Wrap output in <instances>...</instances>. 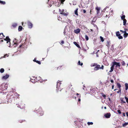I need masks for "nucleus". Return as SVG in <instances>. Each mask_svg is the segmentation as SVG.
Returning a JSON list of instances; mask_svg holds the SVG:
<instances>
[{"instance_id": "1", "label": "nucleus", "mask_w": 128, "mask_h": 128, "mask_svg": "<svg viewBox=\"0 0 128 128\" xmlns=\"http://www.w3.org/2000/svg\"><path fill=\"white\" fill-rule=\"evenodd\" d=\"M59 11L60 14H63L65 16H67L68 14V12H66V11L64 9L61 10L59 9Z\"/></svg>"}, {"instance_id": "2", "label": "nucleus", "mask_w": 128, "mask_h": 128, "mask_svg": "<svg viewBox=\"0 0 128 128\" xmlns=\"http://www.w3.org/2000/svg\"><path fill=\"white\" fill-rule=\"evenodd\" d=\"M112 64H113V66H114L116 65V67H117L118 66L120 67V62H112Z\"/></svg>"}, {"instance_id": "3", "label": "nucleus", "mask_w": 128, "mask_h": 128, "mask_svg": "<svg viewBox=\"0 0 128 128\" xmlns=\"http://www.w3.org/2000/svg\"><path fill=\"white\" fill-rule=\"evenodd\" d=\"M4 40L6 41H7V43H8V42H9V46H8L9 47H10V39L9 38L8 36H6V38L5 39H4Z\"/></svg>"}, {"instance_id": "4", "label": "nucleus", "mask_w": 128, "mask_h": 128, "mask_svg": "<svg viewBox=\"0 0 128 128\" xmlns=\"http://www.w3.org/2000/svg\"><path fill=\"white\" fill-rule=\"evenodd\" d=\"M104 116L106 118H109L110 116V113H108L105 114Z\"/></svg>"}, {"instance_id": "5", "label": "nucleus", "mask_w": 128, "mask_h": 128, "mask_svg": "<svg viewBox=\"0 0 128 128\" xmlns=\"http://www.w3.org/2000/svg\"><path fill=\"white\" fill-rule=\"evenodd\" d=\"M28 24L29 28H31L32 27V23L30 22H28Z\"/></svg>"}, {"instance_id": "6", "label": "nucleus", "mask_w": 128, "mask_h": 128, "mask_svg": "<svg viewBox=\"0 0 128 128\" xmlns=\"http://www.w3.org/2000/svg\"><path fill=\"white\" fill-rule=\"evenodd\" d=\"M36 78L34 77H32L31 78H30V81L32 83H34L35 81H34L35 79Z\"/></svg>"}, {"instance_id": "7", "label": "nucleus", "mask_w": 128, "mask_h": 128, "mask_svg": "<svg viewBox=\"0 0 128 128\" xmlns=\"http://www.w3.org/2000/svg\"><path fill=\"white\" fill-rule=\"evenodd\" d=\"M9 76V75L8 74H6V76H4L2 77V79H3L6 80L8 78Z\"/></svg>"}, {"instance_id": "8", "label": "nucleus", "mask_w": 128, "mask_h": 128, "mask_svg": "<svg viewBox=\"0 0 128 128\" xmlns=\"http://www.w3.org/2000/svg\"><path fill=\"white\" fill-rule=\"evenodd\" d=\"M100 68V66L99 65H96V66L94 68V70H97Z\"/></svg>"}, {"instance_id": "9", "label": "nucleus", "mask_w": 128, "mask_h": 128, "mask_svg": "<svg viewBox=\"0 0 128 128\" xmlns=\"http://www.w3.org/2000/svg\"><path fill=\"white\" fill-rule=\"evenodd\" d=\"M74 32L76 34H78L80 32V30L79 28H77L74 30Z\"/></svg>"}, {"instance_id": "10", "label": "nucleus", "mask_w": 128, "mask_h": 128, "mask_svg": "<svg viewBox=\"0 0 128 128\" xmlns=\"http://www.w3.org/2000/svg\"><path fill=\"white\" fill-rule=\"evenodd\" d=\"M96 12L97 14H98L99 12V11L100 9V7H97L96 8Z\"/></svg>"}, {"instance_id": "11", "label": "nucleus", "mask_w": 128, "mask_h": 128, "mask_svg": "<svg viewBox=\"0 0 128 128\" xmlns=\"http://www.w3.org/2000/svg\"><path fill=\"white\" fill-rule=\"evenodd\" d=\"M61 84V82H59V81H58V82H57V86H56V88H58L59 87Z\"/></svg>"}, {"instance_id": "12", "label": "nucleus", "mask_w": 128, "mask_h": 128, "mask_svg": "<svg viewBox=\"0 0 128 128\" xmlns=\"http://www.w3.org/2000/svg\"><path fill=\"white\" fill-rule=\"evenodd\" d=\"M114 66L112 64V66L110 68V70L109 71L110 72H112L113 70Z\"/></svg>"}, {"instance_id": "13", "label": "nucleus", "mask_w": 128, "mask_h": 128, "mask_svg": "<svg viewBox=\"0 0 128 128\" xmlns=\"http://www.w3.org/2000/svg\"><path fill=\"white\" fill-rule=\"evenodd\" d=\"M74 44L75 45H76L78 48H80V45L77 44V43L76 42H74Z\"/></svg>"}, {"instance_id": "14", "label": "nucleus", "mask_w": 128, "mask_h": 128, "mask_svg": "<svg viewBox=\"0 0 128 128\" xmlns=\"http://www.w3.org/2000/svg\"><path fill=\"white\" fill-rule=\"evenodd\" d=\"M125 89L126 90H127L128 89V84L126 83L125 84Z\"/></svg>"}, {"instance_id": "15", "label": "nucleus", "mask_w": 128, "mask_h": 128, "mask_svg": "<svg viewBox=\"0 0 128 128\" xmlns=\"http://www.w3.org/2000/svg\"><path fill=\"white\" fill-rule=\"evenodd\" d=\"M128 35V34L127 33L126 31H124V38H126L127 36V35Z\"/></svg>"}, {"instance_id": "16", "label": "nucleus", "mask_w": 128, "mask_h": 128, "mask_svg": "<svg viewBox=\"0 0 128 128\" xmlns=\"http://www.w3.org/2000/svg\"><path fill=\"white\" fill-rule=\"evenodd\" d=\"M17 26L16 23H14L12 24V26L14 27H16Z\"/></svg>"}, {"instance_id": "17", "label": "nucleus", "mask_w": 128, "mask_h": 128, "mask_svg": "<svg viewBox=\"0 0 128 128\" xmlns=\"http://www.w3.org/2000/svg\"><path fill=\"white\" fill-rule=\"evenodd\" d=\"M78 8H77L75 11L74 13L76 15L78 16Z\"/></svg>"}, {"instance_id": "18", "label": "nucleus", "mask_w": 128, "mask_h": 128, "mask_svg": "<svg viewBox=\"0 0 128 128\" xmlns=\"http://www.w3.org/2000/svg\"><path fill=\"white\" fill-rule=\"evenodd\" d=\"M22 29V27L21 26H19L18 27V30L19 31H21Z\"/></svg>"}, {"instance_id": "19", "label": "nucleus", "mask_w": 128, "mask_h": 128, "mask_svg": "<svg viewBox=\"0 0 128 128\" xmlns=\"http://www.w3.org/2000/svg\"><path fill=\"white\" fill-rule=\"evenodd\" d=\"M128 124V122H126L122 124V126L124 127H125Z\"/></svg>"}, {"instance_id": "20", "label": "nucleus", "mask_w": 128, "mask_h": 128, "mask_svg": "<svg viewBox=\"0 0 128 128\" xmlns=\"http://www.w3.org/2000/svg\"><path fill=\"white\" fill-rule=\"evenodd\" d=\"M0 3L4 4H6V2L4 1H1L0 0Z\"/></svg>"}, {"instance_id": "21", "label": "nucleus", "mask_w": 128, "mask_h": 128, "mask_svg": "<svg viewBox=\"0 0 128 128\" xmlns=\"http://www.w3.org/2000/svg\"><path fill=\"white\" fill-rule=\"evenodd\" d=\"M4 70L3 68H1L0 70V72L1 73H2L4 72Z\"/></svg>"}, {"instance_id": "22", "label": "nucleus", "mask_w": 128, "mask_h": 128, "mask_svg": "<svg viewBox=\"0 0 128 128\" xmlns=\"http://www.w3.org/2000/svg\"><path fill=\"white\" fill-rule=\"evenodd\" d=\"M116 35L117 36H119L120 35V32H116Z\"/></svg>"}, {"instance_id": "23", "label": "nucleus", "mask_w": 128, "mask_h": 128, "mask_svg": "<svg viewBox=\"0 0 128 128\" xmlns=\"http://www.w3.org/2000/svg\"><path fill=\"white\" fill-rule=\"evenodd\" d=\"M123 20V25L124 26L125 25L126 22V19H124Z\"/></svg>"}, {"instance_id": "24", "label": "nucleus", "mask_w": 128, "mask_h": 128, "mask_svg": "<svg viewBox=\"0 0 128 128\" xmlns=\"http://www.w3.org/2000/svg\"><path fill=\"white\" fill-rule=\"evenodd\" d=\"M78 63L79 65H80L81 66H82L83 65V64L82 62L80 64V60L78 61Z\"/></svg>"}, {"instance_id": "25", "label": "nucleus", "mask_w": 128, "mask_h": 128, "mask_svg": "<svg viewBox=\"0 0 128 128\" xmlns=\"http://www.w3.org/2000/svg\"><path fill=\"white\" fill-rule=\"evenodd\" d=\"M87 124L88 125H92L93 124V123L92 122H88Z\"/></svg>"}, {"instance_id": "26", "label": "nucleus", "mask_w": 128, "mask_h": 128, "mask_svg": "<svg viewBox=\"0 0 128 128\" xmlns=\"http://www.w3.org/2000/svg\"><path fill=\"white\" fill-rule=\"evenodd\" d=\"M33 60L34 61H35V59L34 60ZM36 62L38 64H41L40 62L39 61H36Z\"/></svg>"}, {"instance_id": "27", "label": "nucleus", "mask_w": 128, "mask_h": 128, "mask_svg": "<svg viewBox=\"0 0 128 128\" xmlns=\"http://www.w3.org/2000/svg\"><path fill=\"white\" fill-rule=\"evenodd\" d=\"M85 38L86 40H88V36L86 35L85 36Z\"/></svg>"}, {"instance_id": "28", "label": "nucleus", "mask_w": 128, "mask_h": 128, "mask_svg": "<svg viewBox=\"0 0 128 128\" xmlns=\"http://www.w3.org/2000/svg\"><path fill=\"white\" fill-rule=\"evenodd\" d=\"M125 18V16L124 15L121 17V18L122 20H124V19H125L124 18Z\"/></svg>"}, {"instance_id": "29", "label": "nucleus", "mask_w": 128, "mask_h": 128, "mask_svg": "<svg viewBox=\"0 0 128 128\" xmlns=\"http://www.w3.org/2000/svg\"><path fill=\"white\" fill-rule=\"evenodd\" d=\"M96 65L95 64H92L90 66L91 67H93V66H94Z\"/></svg>"}, {"instance_id": "30", "label": "nucleus", "mask_w": 128, "mask_h": 128, "mask_svg": "<svg viewBox=\"0 0 128 128\" xmlns=\"http://www.w3.org/2000/svg\"><path fill=\"white\" fill-rule=\"evenodd\" d=\"M125 98L126 100V102L128 103V98L126 97H125Z\"/></svg>"}, {"instance_id": "31", "label": "nucleus", "mask_w": 128, "mask_h": 128, "mask_svg": "<svg viewBox=\"0 0 128 128\" xmlns=\"http://www.w3.org/2000/svg\"><path fill=\"white\" fill-rule=\"evenodd\" d=\"M119 88H120L121 87V86L120 84L119 83H118L117 84Z\"/></svg>"}, {"instance_id": "32", "label": "nucleus", "mask_w": 128, "mask_h": 128, "mask_svg": "<svg viewBox=\"0 0 128 128\" xmlns=\"http://www.w3.org/2000/svg\"><path fill=\"white\" fill-rule=\"evenodd\" d=\"M118 38L119 39H122L123 38L122 37V36H120H120H118Z\"/></svg>"}, {"instance_id": "33", "label": "nucleus", "mask_w": 128, "mask_h": 128, "mask_svg": "<svg viewBox=\"0 0 128 128\" xmlns=\"http://www.w3.org/2000/svg\"><path fill=\"white\" fill-rule=\"evenodd\" d=\"M100 40H101L102 41V42H103L104 41V40L103 39V38H102V37L100 36Z\"/></svg>"}, {"instance_id": "34", "label": "nucleus", "mask_w": 128, "mask_h": 128, "mask_svg": "<svg viewBox=\"0 0 128 128\" xmlns=\"http://www.w3.org/2000/svg\"><path fill=\"white\" fill-rule=\"evenodd\" d=\"M122 66H124L125 64V62L124 61H123L122 62Z\"/></svg>"}, {"instance_id": "35", "label": "nucleus", "mask_w": 128, "mask_h": 128, "mask_svg": "<svg viewBox=\"0 0 128 128\" xmlns=\"http://www.w3.org/2000/svg\"><path fill=\"white\" fill-rule=\"evenodd\" d=\"M121 101L123 103H126V102L124 101L123 100V98H121Z\"/></svg>"}, {"instance_id": "36", "label": "nucleus", "mask_w": 128, "mask_h": 128, "mask_svg": "<svg viewBox=\"0 0 128 128\" xmlns=\"http://www.w3.org/2000/svg\"><path fill=\"white\" fill-rule=\"evenodd\" d=\"M102 96L104 97V98H106V96L105 95V94H102Z\"/></svg>"}, {"instance_id": "37", "label": "nucleus", "mask_w": 128, "mask_h": 128, "mask_svg": "<svg viewBox=\"0 0 128 128\" xmlns=\"http://www.w3.org/2000/svg\"><path fill=\"white\" fill-rule=\"evenodd\" d=\"M117 112L119 114H121V113L120 111L119 110H118Z\"/></svg>"}, {"instance_id": "38", "label": "nucleus", "mask_w": 128, "mask_h": 128, "mask_svg": "<svg viewBox=\"0 0 128 128\" xmlns=\"http://www.w3.org/2000/svg\"><path fill=\"white\" fill-rule=\"evenodd\" d=\"M100 69H103L104 68L103 66H102L101 67H100Z\"/></svg>"}, {"instance_id": "39", "label": "nucleus", "mask_w": 128, "mask_h": 128, "mask_svg": "<svg viewBox=\"0 0 128 128\" xmlns=\"http://www.w3.org/2000/svg\"><path fill=\"white\" fill-rule=\"evenodd\" d=\"M60 0L61 1V3L63 4V2H64L65 0Z\"/></svg>"}, {"instance_id": "40", "label": "nucleus", "mask_w": 128, "mask_h": 128, "mask_svg": "<svg viewBox=\"0 0 128 128\" xmlns=\"http://www.w3.org/2000/svg\"><path fill=\"white\" fill-rule=\"evenodd\" d=\"M7 55V54H6V55H4V57H1V58H0V59H1V58H5V57H6V55Z\"/></svg>"}, {"instance_id": "41", "label": "nucleus", "mask_w": 128, "mask_h": 128, "mask_svg": "<svg viewBox=\"0 0 128 128\" xmlns=\"http://www.w3.org/2000/svg\"><path fill=\"white\" fill-rule=\"evenodd\" d=\"M113 10H112L111 11V12H110V14L111 13V14H112L113 13Z\"/></svg>"}, {"instance_id": "42", "label": "nucleus", "mask_w": 128, "mask_h": 128, "mask_svg": "<svg viewBox=\"0 0 128 128\" xmlns=\"http://www.w3.org/2000/svg\"><path fill=\"white\" fill-rule=\"evenodd\" d=\"M108 8V7L107 6L106 7H105L104 9V11H105L106 10V9Z\"/></svg>"}, {"instance_id": "43", "label": "nucleus", "mask_w": 128, "mask_h": 128, "mask_svg": "<svg viewBox=\"0 0 128 128\" xmlns=\"http://www.w3.org/2000/svg\"><path fill=\"white\" fill-rule=\"evenodd\" d=\"M126 115L128 117V112H126Z\"/></svg>"}, {"instance_id": "44", "label": "nucleus", "mask_w": 128, "mask_h": 128, "mask_svg": "<svg viewBox=\"0 0 128 128\" xmlns=\"http://www.w3.org/2000/svg\"><path fill=\"white\" fill-rule=\"evenodd\" d=\"M36 78H38V79H40L41 78L40 77H36Z\"/></svg>"}, {"instance_id": "45", "label": "nucleus", "mask_w": 128, "mask_h": 128, "mask_svg": "<svg viewBox=\"0 0 128 128\" xmlns=\"http://www.w3.org/2000/svg\"><path fill=\"white\" fill-rule=\"evenodd\" d=\"M110 82H111L112 83H113L114 82V81L113 80H110Z\"/></svg>"}, {"instance_id": "46", "label": "nucleus", "mask_w": 128, "mask_h": 128, "mask_svg": "<svg viewBox=\"0 0 128 128\" xmlns=\"http://www.w3.org/2000/svg\"><path fill=\"white\" fill-rule=\"evenodd\" d=\"M68 22H71V20L69 19H68V20H67Z\"/></svg>"}, {"instance_id": "47", "label": "nucleus", "mask_w": 128, "mask_h": 128, "mask_svg": "<svg viewBox=\"0 0 128 128\" xmlns=\"http://www.w3.org/2000/svg\"><path fill=\"white\" fill-rule=\"evenodd\" d=\"M83 11L84 13H85L86 12V11L85 10H84Z\"/></svg>"}, {"instance_id": "48", "label": "nucleus", "mask_w": 128, "mask_h": 128, "mask_svg": "<svg viewBox=\"0 0 128 128\" xmlns=\"http://www.w3.org/2000/svg\"><path fill=\"white\" fill-rule=\"evenodd\" d=\"M108 99L110 101V102H111L112 100H110V98H108Z\"/></svg>"}, {"instance_id": "49", "label": "nucleus", "mask_w": 128, "mask_h": 128, "mask_svg": "<svg viewBox=\"0 0 128 128\" xmlns=\"http://www.w3.org/2000/svg\"><path fill=\"white\" fill-rule=\"evenodd\" d=\"M1 34H2V36H4V37L5 36L2 33H0V35Z\"/></svg>"}, {"instance_id": "50", "label": "nucleus", "mask_w": 128, "mask_h": 128, "mask_svg": "<svg viewBox=\"0 0 128 128\" xmlns=\"http://www.w3.org/2000/svg\"><path fill=\"white\" fill-rule=\"evenodd\" d=\"M64 41H62L61 42V43L62 44H63L64 43Z\"/></svg>"}, {"instance_id": "51", "label": "nucleus", "mask_w": 128, "mask_h": 128, "mask_svg": "<svg viewBox=\"0 0 128 128\" xmlns=\"http://www.w3.org/2000/svg\"><path fill=\"white\" fill-rule=\"evenodd\" d=\"M114 85H112V89H113L114 88Z\"/></svg>"}, {"instance_id": "52", "label": "nucleus", "mask_w": 128, "mask_h": 128, "mask_svg": "<svg viewBox=\"0 0 128 128\" xmlns=\"http://www.w3.org/2000/svg\"><path fill=\"white\" fill-rule=\"evenodd\" d=\"M123 115L124 116H125V114L124 113H123Z\"/></svg>"}, {"instance_id": "53", "label": "nucleus", "mask_w": 128, "mask_h": 128, "mask_svg": "<svg viewBox=\"0 0 128 128\" xmlns=\"http://www.w3.org/2000/svg\"><path fill=\"white\" fill-rule=\"evenodd\" d=\"M78 101H80V98H79Z\"/></svg>"}, {"instance_id": "54", "label": "nucleus", "mask_w": 128, "mask_h": 128, "mask_svg": "<svg viewBox=\"0 0 128 128\" xmlns=\"http://www.w3.org/2000/svg\"><path fill=\"white\" fill-rule=\"evenodd\" d=\"M42 112V113L40 114V115L41 116H42V115H43V112Z\"/></svg>"}, {"instance_id": "55", "label": "nucleus", "mask_w": 128, "mask_h": 128, "mask_svg": "<svg viewBox=\"0 0 128 128\" xmlns=\"http://www.w3.org/2000/svg\"><path fill=\"white\" fill-rule=\"evenodd\" d=\"M120 32H124V31H122V30H120Z\"/></svg>"}, {"instance_id": "56", "label": "nucleus", "mask_w": 128, "mask_h": 128, "mask_svg": "<svg viewBox=\"0 0 128 128\" xmlns=\"http://www.w3.org/2000/svg\"><path fill=\"white\" fill-rule=\"evenodd\" d=\"M14 44H16V45H18V44L17 43H15V42L14 43Z\"/></svg>"}, {"instance_id": "57", "label": "nucleus", "mask_w": 128, "mask_h": 128, "mask_svg": "<svg viewBox=\"0 0 128 128\" xmlns=\"http://www.w3.org/2000/svg\"><path fill=\"white\" fill-rule=\"evenodd\" d=\"M77 94V95H80V94H78V93H77V94Z\"/></svg>"}, {"instance_id": "58", "label": "nucleus", "mask_w": 128, "mask_h": 128, "mask_svg": "<svg viewBox=\"0 0 128 128\" xmlns=\"http://www.w3.org/2000/svg\"><path fill=\"white\" fill-rule=\"evenodd\" d=\"M22 46V45H20V46H19V48H20Z\"/></svg>"}, {"instance_id": "59", "label": "nucleus", "mask_w": 128, "mask_h": 128, "mask_svg": "<svg viewBox=\"0 0 128 128\" xmlns=\"http://www.w3.org/2000/svg\"><path fill=\"white\" fill-rule=\"evenodd\" d=\"M104 108L105 109H106V107L105 106L104 107Z\"/></svg>"}, {"instance_id": "60", "label": "nucleus", "mask_w": 128, "mask_h": 128, "mask_svg": "<svg viewBox=\"0 0 128 128\" xmlns=\"http://www.w3.org/2000/svg\"><path fill=\"white\" fill-rule=\"evenodd\" d=\"M65 33H66V32H65L64 31V34H65Z\"/></svg>"}, {"instance_id": "61", "label": "nucleus", "mask_w": 128, "mask_h": 128, "mask_svg": "<svg viewBox=\"0 0 128 128\" xmlns=\"http://www.w3.org/2000/svg\"><path fill=\"white\" fill-rule=\"evenodd\" d=\"M106 17H107V15H106Z\"/></svg>"}, {"instance_id": "62", "label": "nucleus", "mask_w": 128, "mask_h": 128, "mask_svg": "<svg viewBox=\"0 0 128 128\" xmlns=\"http://www.w3.org/2000/svg\"><path fill=\"white\" fill-rule=\"evenodd\" d=\"M83 89L84 90V88H83Z\"/></svg>"}, {"instance_id": "63", "label": "nucleus", "mask_w": 128, "mask_h": 128, "mask_svg": "<svg viewBox=\"0 0 128 128\" xmlns=\"http://www.w3.org/2000/svg\"><path fill=\"white\" fill-rule=\"evenodd\" d=\"M1 41H2V42H3V40H1Z\"/></svg>"}, {"instance_id": "64", "label": "nucleus", "mask_w": 128, "mask_h": 128, "mask_svg": "<svg viewBox=\"0 0 128 128\" xmlns=\"http://www.w3.org/2000/svg\"><path fill=\"white\" fill-rule=\"evenodd\" d=\"M83 86H84V88H85V86H84V85Z\"/></svg>"}]
</instances>
